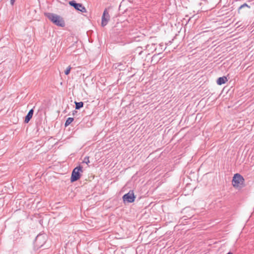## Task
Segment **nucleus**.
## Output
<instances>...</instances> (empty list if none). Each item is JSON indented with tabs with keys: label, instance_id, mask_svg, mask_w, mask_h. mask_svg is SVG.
I'll use <instances>...</instances> for the list:
<instances>
[{
	"label": "nucleus",
	"instance_id": "obj_1",
	"mask_svg": "<svg viewBox=\"0 0 254 254\" xmlns=\"http://www.w3.org/2000/svg\"><path fill=\"white\" fill-rule=\"evenodd\" d=\"M245 180L243 177L240 174H234L232 181V185L234 188L236 189H240L244 186Z\"/></svg>",
	"mask_w": 254,
	"mask_h": 254
},
{
	"label": "nucleus",
	"instance_id": "obj_2",
	"mask_svg": "<svg viewBox=\"0 0 254 254\" xmlns=\"http://www.w3.org/2000/svg\"><path fill=\"white\" fill-rule=\"evenodd\" d=\"M46 16L53 23L56 25L61 27H64V20L60 16L51 13H47Z\"/></svg>",
	"mask_w": 254,
	"mask_h": 254
},
{
	"label": "nucleus",
	"instance_id": "obj_3",
	"mask_svg": "<svg viewBox=\"0 0 254 254\" xmlns=\"http://www.w3.org/2000/svg\"><path fill=\"white\" fill-rule=\"evenodd\" d=\"M83 172L82 167L81 166L75 167L72 171L71 177V182H74L79 180L81 177L80 173Z\"/></svg>",
	"mask_w": 254,
	"mask_h": 254
},
{
	"label": "nucleus",
	"instance_id": "obj_4",
	"mask_svg": "<svg viewBox=\"0 0 254 254\" xmlns=\"http://www.w3.org/2000/svg\"><path fill=\"white\" fill-rule=\"evenodd\" d=\"M135 196L134 195L133 190H130L129 192L125 194L123 196V199L124 202L131 203L134 201Z\"/></svg>",
	"mask_w": 254,
	"mask_h": 254
},
{
	"label": "nucleus",
	"instance_id": "obj_5",
	"mask_svg": "<svg viewBox=\"0 0 254 254\" xmlns=\"http://www.w3.org/2000/svg\"><path fill=\"white\" fill-rule=\"evenodd\" d=\"M69 4L73 6L76 10L82 12H86V9L85 7L81 3H76L75 1L72 0L69 2Z\"/></svg>",
	"mask_w": 254,
	"mask_h": 254
},
{
	"label": "nucleus",
	"instance_id": "obj_6",
	"mask_svg": "<svg viewBox=\"0 0 254 254\" xmlns=\"http://www.w3.org/2000/svg\"><path fill=\"white\" fill-rule=\"evenodd\" d=\"M110 19V15L108 11L106 9L104 10L102 16V22L101 26L104 27L106 26Z\"/></svg>",
	"mask_w": 254,
	"mask_h": 254
},
{
	"label": "nucleus",
	"instance_id": "obj_7",
	"mask_svg": "<svg viewBox=\"0 0 254 254\" xmlns=\"http://www.w3.org/2000/svg\"><path fill=\"white\" fill-rule=\"evenodd\" d=\"M228 79L226 76L219 77L217 80V84L219 85L225 84L227 82Z\"/></svg>",
	"mask_w": 254,
	"mask_h": 254
},
{
	"label": "nucleus",
	"instance_id": "obj_8",
	"mask_svg": "<svg viewBox=\"0 0 254 254\" xmlns=\"http://www.w3.org/2000/svg\"><path fill=\"white\" fill-rule=\"evenodd\" d=\"M33 110L31 109L30 110L28 113L27 114V116L25 117V122L26 123H28L30 119L32 118L33 115Z\"/></svg>",
	"mask_w": 254,
	"mask_h": 254
},
{
	"label": "nucleus",
	"instance_id": "obj_9",
	"mask_svg": "<svg viewBox=\"0 0 254 254\" xmlns=\"http://www.w3.org/2000/svg\"><path fill=\"white\" fill-rule=\"evenodd\" d=\"M41 236H38L37 237L36 240H35V243L37 247H40V246L38 245V243L41 241ZM45 243V241L43 240L42 244L41 245V246H42L44 243Z\"/></svg>",
	"mask_w": 254,
	"mask_h": 254
},
{
	"label": "nucleus",
	"instance_id": "obj_10",
	"mask_svg": "<svg viewBox=\"0 0 254 254\" xmlns=\"http://www.w3.org/2000/svg\"><path fill=\"white\" fill-rule=\"evenodd\" d=\"M73 121V118H68L66 120L65 123V126L67 127L69 126L72 122Z\"/></svg>",
	"mask_w": 254,
	"mask_h": 254
},
{
	"label": "nucleus",
	"instance_id": "obj_11",
	"mask_svg": "<svg viewBox=\"0 0 254 254\" xmlns=\"http://www.w3.org/2000/svg\"><path fill=\"white\" fill-rule=\"evenodd\" d=\"M75 109H79L80 108L82 107L83 106V103L82 102H75Z\"/></svg>",
	"mask_w": 254,
	"mask_h": 254
},
{
	"label": "nucleus",
	"instance_id": "obj_12",
	"mask_svg": "<svg viewBox=\"0 0 254 254\" xmlns=\"http://www.w3.org/2000/svg\"><path fill=\"white\" fill-rule=\"evenodd\" d=\"M71 69V67H70V66H68L66 69L65 70V74L66 75H68L69 73H70V70Z\"/></svg>",
	"mask_w": 254,
	"mask_h": 254
},
{
	"label": "nucleus",
	"instance_id": "obj_13",
	"mask_svg": "<svg viewBox=\"0 0 254 254\" xmlns=\"http://www.w3.org/2000/svg\"><path fill=\"white\" fill-rule=\"evenodd\" d=\"M84 162L88 164L90 162L89 157H85L84 158Z\"/></svg>",
	"mask_w": 254,
	"mask_h": 254
},
{
	"label": "nucleus",
	"instance_id": "obj_14",
	"mask_svg": "<svg viewBox=\"0 0 254 254\" xmlns=\"http://www.w3.org/2000/svg\"><path fill=\"white\" fill-rule=\"evenodd\" d=\"M244 7H249V8H250V6H249L247 4H246V3H244V4H243V5H242L240 6V8H242Z\"/></svg>",
	"mask_w": 254,
	"mask_h": 254
},
{
	"label": "nucleus",
	"instance_id": "obj_15",
	"mask_svg": "<svg viewBox=\"0 0 254 254\" xmlns=\"http://www.w3.org/2000/svg\"><path fill=\"white\" fill-rule=\"evenodd\" d=\"M14 0H11V3L13 4L14 3Z\"/></svg>",
	"mask_w": 254,
	"mask_h": 254
},
{
	"label": "nucleus",
	"instance_id": "obj_16",
	"mask_svg": "<svg viewBox=\"0 0 254 254\" xmlns=\"http://www.w3.org/2000/svg\"><path fill=\"white\" fill-rule=\"evenodd\" d=\"M227 254H233V253H231V252H229V253H227Z\"/></svg>",
	"mask_w": 254,
	"mask_h": 254
}]
</instances>
